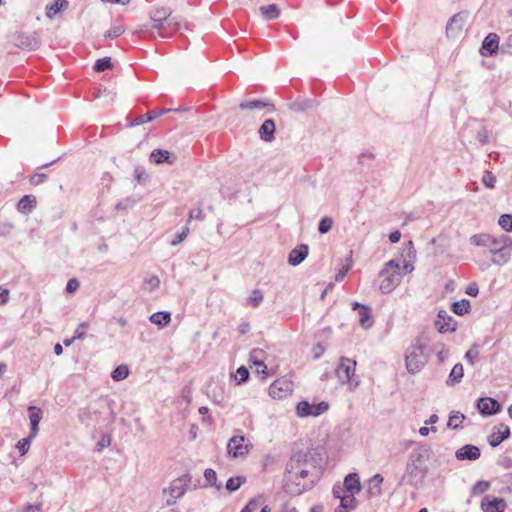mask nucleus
Masks as SVG:
<instances>
[{
  "label": "nucleus",
  "mask_w": 512,
  "mask_h": 512,
  "mask_svg": "<svg viewBox=\"0 0 512 512\" xmlns=\"http://www.w3.org/2000/svg\"><path fill=\"white\" fill-rule=\"evenodd\" d=\"M185 484L181 478H178L171 482L168 489H164L163 493L169 492L170 498L167 499V505H172L175 500L182 497L186 491Z\"/></svg>",
  "instance_id": "nucleus-18"
},
{
  "label": "nucleus",
  "mask_w": 512,
  "mask_h": 512,
  "mask_svg": "<svg viewBox=\"0 0 512 512\" xmlns=\"http://www.w3.org/2000/svg\"><path fill=\"white\" fill-rule=\"evenodd\" d=\"M435 325L440 333H446L455 331L457 322L445 310H440Z\"/></svg>",
  "instance_id": "nucleus-11"
},
{
  "label": "nucleus",
  "mask_w": 512,
  "mask_h": 512,
  "mask_svg": "<svg viewBox=\"0 0 512 512\" xmlns=\"http://www.w3.org/2000/svg\"><path fill=\"white\" fill-rule=\"evenodd\" d=\"M204 478L208 485L214 486L217 489H220L222 487L221 484H217V474L213 469H211V468L206 469L204 471Z\"/></svg>",
  "instance_id": "nucleus-41"
},
{
  "label": "nucleus",
  "mask_w": 512,
  "mask_h": 512,
  "mask_svg": "<svg viewBox=\"0 0 512 512\" xmlns=\"http://www.w3.org/2000/svg\"><path fill=\"white\" fill-rule=\"evenodd\" d=\"M149 320L155 325L164 327L171 322V313L167 311L155 312L150 316Z\"/></svg>",
  "instance_id": "nucleus-30"
},
{
  "label": "nucleus",
  "mask_w": 512,
  "mask_h": 512,
  "mask_svg": "<svg viewBox=\"0 0 512 512\" xmlns=\"http://www.w3.org/2000/svg\"><path fill=\"white\" fill-rule=\"evenodd\" d=\"M47 179V175L44 173L36 172L34 175L30 177V183L32 185H40Z\"/></svg>",
  "instance_id": "nucleus-56"
},
{
  "label": "nucleus",
  "mask_w": 512,
  "mask_h": 512,
  "mask_svg": "<svg viewBox=\"0 0 512 512\" xmlns=\"http://www.w3.org/2000/svg\"><path fill=\"white\" fill-rule=\"evenodd\" d=\"M507 504L503 498H493L489 500L484 497L481 501V508L484 512H504Z\"/></svg>",
  "instance_id": "nucleus-21"
},
{
  "label": "nucleus",
  "mask_w": 512,
  "mask_h": 512,
  "mask_svg": "<svg viewBox=\"0 0 512 512\" xmlns=\"http://www.w3.org/2000/svg\"><path fill=\"white\" fill-rule=\"evenodd\" d=\"M355 494L344 493L340 498V505L336 507L335 512H348L356 508Z\"/></svg>",
  "instance_id": "nucleus-26"
},
{
  "label": "nucleus",
  "mask_w": 512,
  "mask_h": 512,
  "mask_svg": "<svg viewBox=\"0 0 512 512\" xmlns=\"http://www.w3.org/2000/svg\"><path fill=\"white\" fill-rule=\"evenodd\" d=\"M205 215L201 208H198L197 210H190L188 214V222H190L192 219L196 220H204Z\"/></svg>",
  "instance_id": "nucleus-57"
},
{
  "label": "nucleus",
  "mask_w": 512,
  "mask_h": 512,
  "mask_svg": "<svg viewBox=\"0 0 512 512\" xmlns=\"http://www.w3.org/2000/svg\"><path fill=\"white\" fill-rule=\"evenodd\" d=\"M276 125L274 120L266 119L258 130L261 140L265 142H272L275 139Z\"/></svg>",
  "instance_id": "nucleus-23"
},
{
  "label": "nucleus",
  "mask_w": 512,
  "mask_h": 512,
  "mask_svg": "<svg viewBox=\"0 0 512 512\" xmlns=\"http://www.w3.org/2000/svg\"><path fill=\"white\" fill-rule=\"evenodd\" d=\"M189 228L186 226L182 229L181 232L177 233L174 238L170 241V244L172 246H176L178 244H180L182 241H184L186 239V237L188 236L189 234Z\"/></svg>",
  "instance_id": "nucleus-49"
},
{
  "label": "nucleus",
  "mask_w": 512,
  "mask_h": 512,
  "mask_svg": "<svg viewBox=\"0 0 512 512\" xmlns=\"http://www.w3.org/2000/svg\"><path fill=\"white\" fill-rule=\"evenodd\" d=\"M463 375H464L463 365L461 363L455 364L449 374L446 384L449 386H453V385L459 383L462 380Z\"/></svg>",
  "instance_id": "nucleus-31"
},
{
  "label": "nucleus",
  "mask_w": 512,
  "mask_h": 512,
  "mask_svg": "<svg viewBox=\"0 0 512 512\" xmlns=\"http://www.w3.org/2000/svg\"><path fill=\"white\" fill-rule=\"evenodd\" d=\"M9 301V290L0 286V305Z\"/></svg>",
  "instance_id": "nucleus-60"
},
{
  "label": "nucleus",
  "mask_w": 512,
  "mask_h": 512,
  "mask_svg": "<svg viewBox=\"0 0 512 512\" xmlns=\"http://www.w3.org/2000/svg\"><path fill=\"white\" fill-rule=\"evenodd\" d=\"M134 175L138 182H142V180L146 178L145 170L141 166H137L134 169Z\"/></svg>",
  "instance_id": "nucleus-59"
},
{
  "label": "nucleus",
  "mask_w": 512,
  "mask_h": 512,
  "mask_svg": "<svg viewBox=\"0 0 512 512\" xmlns=\"http://www.w3.org/2000/svg\"><path fill=\"white\" fill-rule=\"evenodd\" d=\"M384 478L380 474H375L369 480L368 494L372 497H378L382 494L381 485Z\"/></svg>",
  "instance_id": "nucleus-28"
},
{
  "label": "nucleus",
  "mask_w": 512,
  "mask_h": 512,
  "mask_svg": "<svg viewBox=\"0 0 512 512\" xmlns=\"http://www.w3.org/2000/svg\"><path fill=\"white\" fill-rule=\"evenodd\" d=\"M308 255V246L306 244H301L291 250L288 255V263L292 266H297L304 261V259Z\"/></svg>",
  "instance_id": "nucleus-24"
},
{
  "label": "nucleus",
  "mask_w": 512,
  "mask_h": 512,
  "mask_svg": "<svg viewBox=\"0 0 512 512\" xmlns=\"http://www.w3.org/2000/svg\"><path fill=\"white\" fill-rule=\"evenodd\" d=\"M479 357V351L476 347L474 348H471L470 350H468L465 354V359L471 364V365H474L475 361L478 359Z\"/></svg>",
  "instance_id": "nucleus-53"
},
{
  "label": "nucleus",
  "mask_w": 512,
  "mask_h": 512,
  "mask_svg": "<svg viewBox=\"0 0 512 512\" xmlns=\"http://www.w3.org/2000/svg\"><path fill=\"white\" fill-rule=\"evenodd\" d=\"M37 201L34 195H25L17 203V210L20 213L28 214L36 207Z\"/></svg>",
  "instance_id": "nucleus-27"
},
{
  "label": "nucleus",
  "mask_w": 512,
  "mask_h": 512,
  "mask_svg": "<svg viewBox=\"0 0 512 512\" xmlns=\"http://www.w3.org/2000/svg\"><path fill=\"white\" fill-rule=\"evenodd\" d=\"M31 437H26V438H22L20 439L18 442H17V449L19 450V452L24 455L30 448V444H31Z\"/></svg>",
  "instance_id": "nucleus-50"
},
{
  "label": "nucleus",
  "mask_w": 512,
  "mask_h": 512,
  "mask_svg": "<svg viewBox=\"0 0 512 512\" xmlns=\"http://www.w3.org/2000/svg\"><path fill=\"white\" fill-rule=\"evenodd\" d=\"M133 202L130 199L118 202L115 206L117 210H124L132 207Z\"/></svg>",
  "instance_id": "nucleus-61"
},
{
  "label": "nucleus",
  "mask_w": 512,
  "mask_h": 512,
  "mask_svg": "<svg viewBox=\"0 0 512 512\" xmlns=\"http://www.w3.org/2000/svg\"><path fill=\"white\" fill-rule=\"evenodd\" d=\"M171 157L172 154L167 150L155 149L151 153V159L157 164L165 162L172 163L173 160H171Z\"/></svg>",
  "instance_id": "nucleus-33"
},
{
  "label": "nucleus",
  "mask_w": 512,
  "mask_h": 512,
  "mask_svg": "<svg viewBox=\"0 0 512 512\" xmlns=\"http://www.w3.org/2000/svg\"><path fill=\"white\" fill-rule=\"evenodd\" d=\"M30 423H39L42 419V411L40 408L30 406L28 408Z\"/></svg>",
  "instance_id": "nucleus-46"
},
{
  "label": "nucleus",
  "mask_w": 512,
  "mask_h": 512,
  "mask_svg": "<svg viewBox=\"0 0 512 512\" xmlns=\"http://www.w3.org/2000/svg\"><path fill=\"white\" fill-rule=\"evenodd\" d=\"M246 482V477L244 476H236V477H231L227 480L226 482V489L229 491V492H235L237 491L241 485H243L244 483Z\"/></svg>",
  "instance_id": "nucleus-36"
},
{
  "label": "nucleus",
  "mask_w": 512,
  "mask_h": 512,
  "mask_svg": "<svg viewBox=\"0 0 512 512\" xmlns=\"http://www.w3.org/2000/svg\"><path fill=\"white\" fill-rule=\"evenodd\" d=\"M263 350L261 349H254L250 352L249 361L256 366V363H264L261 359V356L263 354Z\"/></svg>",
  "instance_id": "nucleus-52"
},
{
  "label": "nucleus",
  "mask_w": 512,
  "mask_h": 512,
  "mask_svg": "<svg viewBox=\"0 0 512 512\" xmlns=\"http://www.w3.org/2000/svg\"><path fill=\"white\" fill-rule=\"evenodd\" d=\"M79 286H80L79 281L76 278H72L67 282L66 291L68 293H73L79 288Z\"/></svg>",
  "instance_id": "nucleus-58"
},
{
  "label": "nucleus",
  "mask_w": 512,
  "mask_h": 512,
  "mask_svg": "<svg viewBox=\"0 0 512 512\" xmlns=\"http://www.w3.org/2000/svg\"><path fill=\"white\" fill-rule=\"evenodd\" d=\"M451 309L455 314L462 316L469 311L470 303L466 299L456 301L452 304Z\"/></svg>",
  "instance_id": "nucleus-37"
},
{
  "label": "nucleus",
  "mask_w": 512,
  "mask_h": 512,
  "mask_svg": "<svg viewBox=\"0 0 512 512\" xmlns=\"http://www.w3.org/2000/svg\"><path fill=\"white\" fill-rule=\"evenodd\" d=\"M245 437L243 435H235L231 437L227 443V450L229 455L233 458L245 456L249 453V444H245Z\"/></svg>",
  "instance_id": "nucleus-9"
},
{
  "label": "nucleus",
  "mask_w": 512,
  "mask_h": 512,
  "mask_svg": "<svg viewBox=\"0 0 512 512\" xmlns=\"http://www.w3.org/2000/svg\"><path fill=\"white\" fill-rule=\"evenodd\" d=\"M249 375V370L245 366H241L236 370L234 378L237 384H242L248 380Z\"/></svg>",
  "instance_id": "nucleus-45"
},
{
  "label": "nucleus",
  "mask_w": 512,
  "mask_h": 512,
  "mask_svg": "<svg viewBox=\"0 0 512 512\" xmlns=\"http://www.w3.org/2000/svg\"><path fill=\"white\" fill-rule=\"evenodd\" d=\"M499 49V36L496 33H489L483 40L480 54L483 57L492 56L497 53Z\"/></svg>",
  "instance_id": "nucleus-14"
},
{
  "label": "nucleus",
  "mask_w": 512,
  "mask_h": 512,
  "mask_svg": "<svg viewBox=\"0 0 512 512\" xmlns=\"http://www.w3.org/2000/svg\"><path fill=\"white\" fill-rule=\"evenodd\" d=\"M181 398L186 402L190 403L192 400V386L191 384H187L182 388Z\"/></svg>",
  "instance_id": "nucleus-54"
},
{
  "label": "nucleus",
  "mask_w": 512,
  "mask_h": 512,
  "mask_svg": "<svg viewBox=\"0 0 512 512\" xmlns=\"http://www.w3.org/2000/svg\"><path fill=\"white\" fill-rule=\"evenodd\" d=\"M356 361L347 357H341L337 365L335 374L341 384H349L352 388L359 385L355 377Z\"/></svg>",
  "instance_id": "nucleus-6"
},
{
  "label": "nucleus",
  "mask_w": 512,
  "mask_h": 512,
  "mask_svg": "<svg viewBox=\"0 0 512 512\" xmlns=\"http://www.w3.org/2000/svg\"><path fill=\"white\" fill-rule=\"evenodd\" d=\"M353 310H358L359 324L364 329L370 328L373 324L371 310L368 306L354 302L352 304Z\"/></svg>",
  "instance_id": "nucleus-19"
},
{
  "label": "nucleus",
  "mask_w": 512,
  "mask_h": 512,
  "mask_svg": "<svg viewBox=\"0 0 512 512\" xmlns=\"http://www.w3.org/2000/svg\"><path fill=\"white\" fill-rule=\"evenodd\" d=\"M291 392L290 383L284 379L274 381L269 387V395L274 399H281Z\"/></svg>",
  "instance_id": "nucleus-17"
},
{
  "label": "nucleus",
  "mask_w": 512,
  "mask_h": 512,
  "mask_svg": "<svg viewBox=\"0 0 512 512\" xmlns=\"http://www.w3.org/2000/svg\"><path fill=\"white\" fill-rule=\"evenodd\" d=\"M427 474L428 467L425 464V459L422 452H411L406 463L405 474L402 480L410 486L418 487L423 484Z\"/></svg>",
  "instance_id": "nucleus-3"
},
{
  "label": "nucleus",
  "mask_w": 512,
  "mask_h": 512,
  "mask_svg": "<svg viewBox=\"0 0 512 512\" xmlns=\"http://www.w3.org/2000/svg\"><path fill=\"white\" fill-rule=\"evenodd\" d=\"M481 455L480 449L477 446L467 444L463 447L459 448L456 453L455 457L458 460H470L474 461L477 460Z\"/></svg>",
  "instance_id": "nucleus-20"
},
{
  "label": "nucleus",
  "mask_w": 512,
  "mask_h": 512,
  "mask_svg": "<svg viewBox=\"0 0 512 512\" xmlns=\"http://www.w3.org/2000/svg\"><path fill=\"white\" fill-rule=\"evenodd\" d=\"M477 408L484 416L495 415L501 411L500 403L490 397L479 398L477 401Z\"/></svg>",
  "instance_id": "nucleus-12"
},
{
  "label": "nucleus",
  "mask_w": 512,
  "mask_h": 512,
  "mask_svg": "<svg viewBox=\"0 0 512 512\" xmlns=\"http://www.w3.org/2000/svg\"><path fill=\"white\" fill-rule=\"evenodd\" d=\"M510 437V428L504 424L500 423L493 428V432L488 437V442L492 447H497L500 445L505 439Z\"/></svg>",
  "instance_id": "nucleus-13"
},
{
  "label": "nucleus",
  "mask_w": 512,
  "mask_h": 512,
  "mask_svg": "<svg viewBox=\"0 0 512 512\" xmlns=\"http://www.w3.org/2000/svg\"><path fill=\"white\" fill-rule=\"evenodd\" d=\"M172 10L169 7L153 8L150 11L151 23L143 24L134 32L142 39H155L156 36L168 38L181 28L182 20L171 18Z\"/></svg>",
  "instance_id": "nucleus-2"
},
{
  "label": "nucleus",
  "mask_w": 512,
  "mask_h": 512,
  "mask_svg": "<svg viewBox=\"0 0 512 512\" xmlns=\"http://www.w3.org/2000/svg\"><path fill=\"white\" fill-rule=\"evenodd\" d=\"M465 419V416L459 412H453L448 419L447 426L451 429L459 428L460 424Z\"/></svg>",
  "instance_id": "nucleus-39"
},
{
  "label": "nucleus",
  "mask_w": 512,
  "mask_h": 512,
  "mask_svg": "<svg viewBox=\"0 0 512 512\" xmlns=\"http://www.w3.org/2000/svg\"><path fill=\"white\" fill-rule=\"evenodd\" d=\"M343 488L347 493L357 494L361 490L359 476L356 473L348 474L343 483Z\"/></svg>",
  "instance_id": "nucleus-25"
},
{
  "label": "nucleus",
  "mask_w": 512,
  "mask_h": 512,
  "mask_svg": "<svg viewBox=\"0 0 512 512\" xmlns=\"http://www.w3.org/2000/svg\"><path fill=\"white\" fill-rule=\"evenodd\" d=\"M260 11L266 20L277 19L280 15V10L276 4L260 7Z\"/></svg>",
  "instance_id": "nucleus-34"
},
{
  "label": "nucleus",
  "mask_w": 512,
  "mask_h": 512,
  "mask_svg": "<svg viewBox=\"0 0 512 512\" xmlns=\"http://www.w3.org/2000/svg\"><path fill=\"white\" fill-rule=\"evenodd\" d=\"M482 183L485 185V187L487 188H494L495 186V183H496V177L495 175L490 172V171H486L483 176H482Z\"/></svg>",
  "instance_id": "nucleus-48"
},
{
  "label": "nucleus",
  "mask_w": 512,
  "mask_h": 512,
  "mask_svg": "<svg viewBox=\"0 0 512 512\" xmlns=\"http://www.w3.org/2000/svg\"><path fill=\"white\" fill-rule=\"evenodd\" d=\"M512 252V239H505L503 245L499 248H495L492 252L493 263L503 265L510 259Z\"/></svg>",
  "instance_id": "nucleus-10"
},
{
  "label": "nucleus",
  "mask_w": 512,
  "mask_h": 512,
  "mask_svg": "<svg viewBox=\"0 0 512 512\" xmlns=\"http://www.w3.org/2000/svg\"><path fill=\"white\" fill-rule=\"evenodd\" d=\"M320 474L316 457L310 452L298 451L286 464L284 488L291 495H300L312 489Z\"/></svg>",
  "instance_id": "nucleus-1"
},
{
  "label": "nucleus",
  "mask_w": 512,
  "mask_h": 512,
  "mask_svg": "<svg viewBox=\"0 0 512 512\" xmlns=\"http://www.w3.org/2000/svg\"><path fill=\"white\" fill-rule=\"evenodd\" d=\"M425 345L418 339L416 342L408 348L405 362L407 370L415 374L419 372L427 362V358L424 354Z\"/></svg>",
  "instance_id": "nucleus-5"
},
{
  "label": "nucleus",
  "mask_w": 512,
  "mask_h": 512,
  "mask_svg": "<svg viewBox=\"0 0 512 512\" xmlns=\"http://www.w3.org/2000/svg\"><path fill=\"white\" fill-rule=\"evenodd\" d=\"M67 6L68 2L66 0H55L53 3L46 6V16L48 18H53L57 13L65 9Z\"/></svg>",
  "instance_id": "nucleus-32"
},
{
  "label": "nucleus",
  "mask_w": 512,
  "mask_h": 512,
  "mask_svg": "<svg viewBox=\"0 0 512 512\" xmlns=\"http://www.w3.org/2000/svg\"><path fill=\"white\" fill-rule=\"evenodd\" d=\"M379 275L383 278L379 288L384 294L393 291L402 279L400 266L395 260L388 261L380 271Z\"/></svg>",
  "instance_id": "nucleus-4"
},
{
  "label": "nucleus",
  "mask_w": 512,
  "mask_h": 512,
  "mask_svg": "<svg viewBox=\"0 0 512 512\" xmlns=\"http://www.w3.org/2000/svg\"><path fill=\"white\" fill-rule=\"evenodd\" d=\"M479 289L476 283L470 284L467 289L466 293L472 297H476L478 295Z\"/></svg>",
  "instance_id": "nucleus-63"
},
{
  "label": "nucleus",
  "mask_w": 512,
  "mask_h": 512,
  "mask_svg": "<svg viewBox=\"0 0 512 512\" xmlns=\"http://www.w3.org/2000/svg\"><path fill=\"white\" fill-rule=\"evenodd\" d=\"M125 29L122 25L113 26L106 33L105 37L109 39H115L124 33Z\"/></svg>",
  "instance_id": "nucleus-47"
},
{
  "label": "nucleus",
  "mask_w": 512,
  "mask_h": 512,
  "mask_svg": "<svg viewBox=\"0 0 512 512\" xmlns=\"http://www.w3.org/2000/svg\"><path fill=\"white\" fill-rule=\"evenodd\" d=\"M329 409L327 402L322 401L318 404H310L308 401H300L296 405V414L300 418L309 416L317 417L325 413Z\"/></svg>",
  "instance_id": "nucleus-7"
},
{
  "label": "nucleus",
  "mask_w": 512,
  "mask_h": 512,
  "mask_svg": "<svg viewBox=\"0 0 512 512\" xmlns=\"http://www.w3.org/2000/svg\"><path fill=\"white\" fill-rule=\"evenodd\" d=\"M239 107L242 110H247V109L253 110V109L269 108L271 111H273L275 109L273 104H271L269 102H265L263 100H251V101L241 102Z\"/></svg>",
  "instance_id": "nucleus-29"
},
{
  "label": "nucleus",
  "mask_w": 512,
  "mask_h": 512,
  "mask_svg": "<svg viewBox=\"0 0 512 512\" xmlns=\"http://www.w3.org/2000/svg\"><path fill=\"white\" fill-rule=\"evenodd\" d=\"M160 285V279L157 276H152L149 279H146L144 282V287L147 290L153 291L157 289Z\"/></svg>",
  "instance_id": "nucleus-51"
},
{
  "label": "nucleus",
  "mask_w": 512,
  "mask_h": 512,
  "mask_svg": "<svg viewBox=\"0 0 512 512\" xmlns=\"http://www.w3.org/2000/svg\"><path fill=\"white\" fill-rule=\"evenodd\" d=\"M173 111L172 109H154V110H151L145 114H142V115H139L137 117H135L133 119V121L131 122L130 126H139V125H142L144 123H148L154 119H156L157 117L165 114V113H168V112H171Z\"/></svg>",
  "instance_id": "nucleus-22"
},
{
  "label": "nucleus",
  "mask_w": 512,
  "mask_h": 512,
  "mask_svg": "<svg viewBox=\"0 0 512 512\" xmlns=\"http://www.w3.org/2000/svg\"><path fill=\"white\" fill-rule=\"evenodd\" d=\"M256 366V373L262 375L263 378H265L267 376V366L265 363H256Z\"/></svg>",
  "instance_id": "nucleus-64"
},
{
  "label": "nucleus",
  "mask_w": 512,
  "mask_h": 512,
  "mask_svg": "<svg viewBox=\"0 0 512 512\" xmlns=\"http://www.w3.org/2000/svg\"><path fill=\"white\" fill-rule=\"evenodd\" d=\"M333 226V219L331 217H323L318 224V231L321 234L328 233Z\"/></svg>",
  "instance_id": "nucleus-44"
},
{
  "label": "nucleus",
  "mask_w": 512,
  "mask_h": 512,
  "mask_svg": "<svg viewBox=\"0 0 512 512\" xmlns=\"http://www.w3.org/2000/svg\"><path fill=\"white\" fill-rule=\"evenodd\" d=\"M112 67V61L110 57H104L98 59L94 64V70L96 72H104Z\"/></svg>",
  "instance_id": "nucleus-40"
},
{
  "label": "nucleus",
  "mask_w": 512,
  "mask_h": 512,
  "mask_svg": "<svg viewBox=\"0 0 512 512\" xmlns=\"http://www.w3.org/2000/svg\"><path fill=\"white\" fill-rule=\"evenodd\" d=\"M263 299H264L263 293L260 290L255 289V290H253L251 296L248 298L247 304L256 308L262 303Z\"/></svg>",
  "instance_id": "nucleus-42"
},
{
  "label": "nucleus",
  "mask_w": 512,
  "mask_h": 512,
  "mask_svg": "<svg viewBox=\"0 0 512 512\" xmlns=\"http://www.w3.org/2000/svg\"><path fill=\"white\" fill-rule=\"evenodd\" d=\"M13 42L20 49L32 51L40 46V37L37 32H19Z\"/></svg>",
  "instance_id": "nucleus-8"
},
{
  "label": "nucleus",
  "mask_w": 512,
  "mask_h": 512,
  "mask_svg": "<svg viewBox=\"0 0 512 512\" xmlns=\"http://www.w3.org/2000/svg\"><path fill=\"white\" fill-rule=\"evenodd\" d=\"M258 502L256 499H251L248 504L240 511V512H253V510L257 507Z\"/></svg>",
  "instance_id": "nucleus-62"
},
{
  "label": "nucleus",
  "mask_w": 512,
  "mask_h": 512,
  "mask_svg": "<svg viewBox=\"0 0 512 512\" xmlns=\"http://www.w3.org/2000/svg\"><path fill=\"white\" fill-rule=\"evenodd\" d=\"M498 224L507 231L512 232V214H503L499 217Z\"/></svg>",
  "instance_id": "nucleus-43"
},
{
  "label": "nucleus",
  "mask_w": 512,
  "mask_h": 512,
  "mask_svg": "<svg viewBox=\"0 0 512 512\" xmlns=\"http://www.w3.org/2000/svg\"><path fill=\"white\" fill-rule=\"evenodd\" d=\"M505 239H511L509 236L502 235L500 238H495L492 236V243L488 245L490 248V252L492 253L495 248L501 247L503 245Z\"/></svg>",
  "instance_id": "nucleus-55"
},
{
  "label": "nucleus",
  "mask_w": 512,
  "mask_h": 512,
  "mask_svg": "<svg viewBox=\"0 0 512 512\" xmlns=\"http://www.w3.org/2000/svg\"><path fill=\"white\" fill-rule=\"evenodd\" d=\"M467 19V13L459 12L453 15L446 26V33L448 36H456L463 28Z\"/></svg>",
  "instance_id": "nucleus-16"
},
{
  "label": "nucleus",
  "mask_w": 512,
  "mask_h": 512,
  "mask_svg": "<svg viewBox=\"0 0 512 512\" xmlns=\"http://www.w3.org/2000/svg\"><path fill=\"white\" fill-rule=\"evenodd\" d=\"M100 418V410L97 408H94L92 405L81 408L78 411V419L79 421L86 425L90 426L91 424L99 423Z\"/></svg>",
  "instance_id": "nucleus-15"
},
{
  "label": "nucleus",
  "mask_w": 512,
  "mask_h": 512,
  "mask_svg": "<svg viewBox=\"0 0 512 512\" xmlns=\"http://www.w3.org/2000/svg\"><path fill=\"white\" fill-rule=\"evenodd\" d=\"M129 369L127 365H119L117 366L111 373V377L114 381H121L128 377Z\"/></svg>",
  "instance_id": "nucleus-38"
},
{
  "label": "nucleus",
  "mask_w": 512,
  "mask_h": 512,
  "mask_svg": "<svg viewBox=\"0 0 512 512\" xmlns=\"http://www.w3.org/2000/svg\"><path fill=\"white\" fill-rule=\"evenodd\" d=\"M471 244L475 246L488 247L492 243V236L489 234H475L470 237Z\"/></svg>",
  "instance_id": "nucleus-35"
}]
</instances>
